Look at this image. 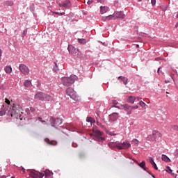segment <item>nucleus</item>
<instances>
[{
	"mask_svg": "<svg viewBox=\"0 0 178 178\" xmlns=\"http://www.w3.org/2000/svg\"><path fill=\"white\" fill-rule=\"evenodd\" d=\"M109 10V8L106 6H101L100 7V13L102 15H104V13H106Z\"/></svg>",
	"mask_w": 178,
	"mask_h": 178,
	"instance_id": "obj_15",
	"label": "nucleus"
},
{
	"mask_svg": "<svg viewBox=\"0 0 178 178\" xmlns=\"http://www.w3.org/2000/svg\"><path fill=\"white\" fill-rule=\"evenodd\" d=\"M60 6H63L64 8H70L72 6V3L70 0H65L62 4L59 3Z\"/></svg>",
	"mask_w": 178,
	"mask_h": 178,
	"instance_id": "obj_11",
	"label": "nucleus"
},
{
	"mask_svg": "<svg viewBox=\"0 0 178 178\" xmlns=\"http://www.w3.org/2000/svg\"><path fill=\"white\" fill-rule=\"evenodd\" d=\"M29 176L32 178H42L44 177V173L42 172L37 173L34 171H31Z\"/></svg>",
	"mask_w": 178,
	"mask_h": 178,
	"instance_id": "obj_9",
	"label": "nucleus"
},
{
	"mask_svg": "<svg viewBox=\"0 0 178 178\" xmlns=\"http://www.w3.org/2000/svg\"><path fill=\"white\" fill-rule=\"evenodd\" d=\"M133 109H138V106H131V111H133Z\"/></svg>",
	"mask_w": 178,
	"mask_h": 178,
	"instance_id": "obj_43",
	"label": "nucleus"
},
{
	"mask_svg": "<svg viewBox=\"0 0 178 178\" xmlns=\"http://www.w3.org/2000/svg\"><path fill=\"white\" fill-rule=\"evenodd\" d=\"M56 122V119H55L53 117H51V118H50V123H51L52 127H55Z\"/></svg>",
	"mask_w": 178,
	"mask_h": 178,
	"instance_id": "obj_27",
	"label": "nucleus"
},
{
	"mask_svg": "<svg viewBox=\"0 0 178 178\" xmlns=\"http://www.w3.org/2000/svg\"><path fill=\"white\" fill-rule=\"evenodd\" d=\"M139 2H141L143 0H138Z\"/></svg>",
	"mask_w": 178,
	"mask_h": 178,
	"instance_id": "obj_57",
	"label": "nucleus"
},
{
	"mask_svg": "<svg viewBox=\"0 0 178 178\" xmlns=\"http://www.w3.org/2000/svg\"><path fill=\"white\" fill-rule=\"evenodd\" d=\"M165 170L168 173H170L172 176H175V173L173 172V170H172L170 167L167 166Z\"/></svg>",
	"mask_w": 178,
	"mask_h": 178,
	"instance_id": "obj_28",
	"label": "nucleus"
},
{
	"mask_svg": "<svg viewBox=\"0 0 178 178\" xmlns=\"http://www.w3.org/2000/svg\"><path fill=\"white\" fill-rule=\"evenodd\" d=\"M0 178H6V176H5V175L0 176Z\"/></svg>",
	"mask_w": 178,
	"mask_h": 178,
	"instance_id": "obj_52",
	"label": "nucleus"
},
{
	"mask_svg": "<svg viewBox=\"0 0 178 178\" xmlns=\"http://www.w3.org/2000/svg\"><path fill=\"white\" fill-rule=\"evenodd\" d=\"M38 120H39V122H42V118L41 117H39L38 118Z\"/></svg>",
	"mask_w": 178,
	"mask_h": 178,
	"instance_id": "obj_49",
	"label": "nucleus"
},
{
	"mask_svg": "<svg viewBox=\"0 0 178 178\" xmlns=\"http://www.w3.org/2000/svg\"><path fill=\"white\" fill-rule=\"evenodd\" d=\"M109 118L111 120L115 122V120H118V118H119V114L117 113H113L111 115H109Z\"/></svg>",
	"mask_w": 178,
	"mask_h": 178,
	"instance_id": "obj_12",
	"label": "nucleus"
},
{
	"mask_svg": "<svg viewBox=\"0 0 178 178\" xmlns=\"http://www.w3.org/2000/svg\"><path fill=\"white\" fill-rule=\"evenodd\" d=\"M110 148H117L119 149V143L118 142H111L108 143Z\"/></svg>",
	"mask_w": 178,
	"mask_h": 178,
	"instance_id": "obj_13",
	"label": "nucleus"
},
{
	"mask_svg": "<svg viewBox=\"0 0 178 178\" xmlns=\"http://www.w3.org/2000/svg\"><path fill=\"white\" fill-rule=\"evenodd\" d=\"M2 56V50L0 49V58Z\"/></svg>",
	"mask_w": 178,
	"mask_h": 178,
	"instance_id": "obj_50",
	"label": "nucleus"
},
{
	"mask_svg": "<svg viewBox=\"0 0 178 178\" xmlns=\"http://www.w3.org/2000/svg\"><path fill=\"white\" fill-rule=\"evenodd\" d=\"M93 133L95 134L94 136V140H95V141L104 143L105 138L101 137V136H102V132H101V131L98 129H93Z\"/></svg>",
	"mask_w": 178,
	"mask_h": 178,
	"instance_id": "obj_6",
	"label": "nucleus"
},
{
	"mask_svg": "<svg viewBox=\"0 0 178 178\" xmlns=\"http://www.w3.org/2000/svg\"><path fill=\"white\" fill-rule=\"evenodd\" d=\"M147 141H155V137L154 136L153 134L152 135H149L147 137Z\"/></svg>",
	"mask_w": 178,
	"mask_h": 178,
	"instance_id": "obj_26",
	"label": "nucleus"
},
{
	"mask_svg": "<svg viewBox=\"0 0 178 178\" xmlns=\"http://www.w3.org/2000/svg\"><path fill=\"white\" fill-rule=\"evenodd\" d=\"M45 143H47L49 145H56V141L54 140H49V139L46 138L44 139Z\"/></svg>",
	"mask_w": 178,
	"mask_h": 178,
	"instance_id": "obj_19",
	"label": "nucleus"
},
{
	"mask_svg": "<svg viewBox=\"0 0 178 178\" xmlns=\"http://www.w3.org/2000/svg\"><path fill=\"white\" fill-rule=\"evenodd\" d=\"M138 166L140 168H142V169H144L145 170V161H143L142 163H138Z\"/></svg>",
	"mask_w": 178,
	"mask_h": 178,
	"instance_id": "obj_29",
	"label": "nucleus"
},
{
	"mask_svg": "<svg viewBox=\"0 0 178 178\" xmlns=\"http://www.w3.org/2000/svg\"><path fill=\"white\" fill-rule=\"evenodd\" d=\"M19 70L22 73V74H24V76H27L29 73H30V70L29 69V67H27L24 64H20L19 66Z\"/></svg>",
	"mask_w": 178,
	"mask_h": 178,
	"instance_id": "obj_7",
	"label": "nucleus"
},
{
	"mask_svg": "<svg viewBox=\"0 0 178 178\" xmlns=\"http://www.w3.org/2000/svg\"><path fill=\"white\" fill-rule=\"evenodd\" d=\"M113 106H114L115 108H116V106L118 105V102L115 101V100L113 101Z\"/></svg>",
	"mask_w": 178,
	"mask_h": 178,
	"instance_id": "obj_41",
	"label": "nucleus"
},
{
	"mask_svg": "<svg viewBox=\"0 0 178 178\" xmlns=\"http://www.w3.org/2000/svg\"><path fill=\"white\" fill-rule=\"evenodd\" d=\"M131 147V145L130 144V142L126 141L122 143H119L118 149H127Z\"/></svg>",
	"mask_w": 178,
	"mask_h": 178,
	"instance_id": "obj_8",
	"label": "nucleus"
},
{
	"mask_svg": "<svg viewBox=\"0 0 178 178\" xmlns=\"http://www.w3.org/2000/svg\"><path fill=\"white\" fill-rule=\"evenodd\" d=\"M24 86L25 87H30V86H31V81H29V80H26L24 81Z\"/></svg>",
	"mask_w": 178,
	"mask_h": 178,
	"instance_id": "obj_32",
	"label": "nucleus"
},
{
	"mask_svg": "<svg viewBox=\"0 0 178 178\" xmlns=\"http://www.w3.org/2000/svg\"><path fill=\"white\" fill-rule=\"evenodd\" d=\"M123 108H124L125 111H131V106H129V104H124L123 106Z\"/></svg>",
	"mask_w": 178,
	"mask_h": 178,
	"instance_id": "obj_30",
	"label": "nucleus"
},
{
	"mask_svg": "<svg viewBox=\"0 0 178 178\" xmlns=\"http://www.w3.org/2000/svg\"><path fill=\"white\" fill-rule=\"evenodd\" d=\"M118 80H122V81H123V83L126 86V84H127L128 81H129V79L124 77V76H119L118 77Z\"/></svg>",
	"mask_w": 178,
	"mask_h": 178,
	"instance_id": "obj_17",
	"label": "nucleus"
},
{
	"mask_svg": "<svg viewBox=\"0 0 178 178\" xmlns=\"http://www.w3.org/2000/svg\"><path fill=\"white\" fill-rule=\"evenodd\" d=\"M30 111L31 112H35V108H34L33 107H30Z\"/></svg>",
	"mask_w": 178,
	"mask_h": 178,
	"instance_id": "obj_44",
	"label": "nucleus"
},
{
	"mask_svg": "<svg viewBox=\"0 0 178 178\" xmlns=\"http://www.w3.org/2000/svg\"><path fill=\"white\" fill-rule=\"evenodd\" d=\"M137 48H138V44L136 45Z\"/></svg>",
	"mask_w": 178,
	"mask_h": 178,
	"instance_id": "obj_60",
	"label": "nucleus"
},
{
	"mask_svg": "<svg viewBox=\"0 0 178 178\" xmlns=\"http://www.w3.org/2000/svg\"><path fill=\"white\" fill-rule=\"evenodd\" d=\"M26 34H27V29H25V30L24 31V33H23L22 37H24V35H26Z\"/></svg>",
	"mask_w": 178,
	"mask_h": 178,
	"instance_id": "obj_46",
	"label": "nucleus"
},
{
	"mask_svg": "<svg viewBox=\"0 0 178 178\" xmlns=\"http://www.w3.org/2000/svg\"><path fill=\"white\" fill-rule=\"evenodd\" d=\"M67 49L70 55H73L74 56H76V55H77L78 58H81V53L79 51V50L76 49V47H73V45L70 44L67 47Z\"/></svg>",
	"mask_w": 178,
	"mask_h": 178,
	"instance_id": "obj_5",
	"label": "nucleus"
},
{
	"mask_svg": "<svg viewBox=\"0 0 178 178\" xmlns=\"http://www.w3.org/2000/svg\"><path fill=\"white\" fill-rule=\"evenodd\" d=\"M98 2H100L101 3H102V2H104V1H102V0H98Z\"/></svg>",
	"mask_w": 178,
	"mask_h": 178,
	"instance_id": "obj_53",
	"label": "nucleus"
},
{
	"mask_svg": "<svg viewBox=\"0 0 178 178\" xmlns=\"http://www.w3.org/2000/svg\"><path fill=\"white\" fill-rule=\"evenodd\" d=\"M77 80V76L76 75H71L69 77L64 76L61 79V81L65 87H70L74 82Z\"/></svg>",
	"mask_w": 178,
	"mask_h": 178,
	"instance_id": "obj_2",
	"label": "nucleus"
},
{
	"mask_svg": "<svg viewBox=\"0 0 178 178\" xmlns=\"http://www.w3.org/2000/svg\"><path fill=\"white\" fill-rule=\"evenodd\" d=\"M28 111H30V109L27 108V109H26V112H27Z\"/></svg>",
	"mask_w": 178,
	"mask_h": 178,
	"instance_id": "obj_58",
	"label": "nucleus"
},
{
	"mask_svg": "<svg viewBox=\"0 0 178 178\" xmlns=\"http://www.w3.org/2000/svg\"><path fill=\"white\" fill-rule=\"evenodd\" d=\"M161 70V67L158 69L157 73H159V71Z\"/></svg>",
	"mask_w": 178,
	"mask_h": 178,
	"instance_id": "obj_54",
	"label": "nucleus"
},
{
	"mask_svg": "<svg viewBox=\"0 0 178 178\" xmlns=\"http://www.w3.org/2000/svg\"><path fill=\"white\" fill-rule=\"evenodd\" d=\"M133 110H128L127 112V115H131V112Z\"/></svg>",
	"mask_w": 178,
	"mask_h": 178,
	"instance_id": "obj_47",
	"label": "nucleus"
},
{
	"mask_svg": "<svg viewBox=\"0 0 178 178\" xmlns=\"http://www.w3.org/2000/svg\"><path fill=\"white\" fill-rule=\"evenodd\" d=\"M150 163L152 165L153 168H154L155 170H158V167L156 166V163H155V161H154V159H150Z\"/></svg>",
	"mask_w": 178,
	"mask_h": 178,
	"instance_id": "obj_23",
	"label": "nucleus"
},
{
	"mask_svg": "<svg viewBox=\"0 0 178 178\" xmlns=\"http://www.w3.org/2000/svg\"><path fill=\"white\" fill-rule=\"evenodd\" d=\"M42 123H45V120H42L41 121Z\"/></svg>",
	"mask_w": 178,
	"mask_h": 178,
	"instance_id": "obj_55",
	"label": "nucleus"
},
{
	"mask_svg": "<svg viewBox=\"0 0 178 178\" xmlns=\"http://www.w3.org/2000/svg\"><path fill=\"white\" fill-rule=\"evenodd\" d=\"M139 105L142 107H144V106H145V103H144V102H143V101H140Z\"/></svg>",
	"mask_w": 178,
	"mask_h": 178,
	"instance_id": "obj_37",
	"label": "nucleus"
},
{
	"mask_svg": "<svg viewBox=\"0 0 178 178\" xmlns=\"http://www.w3.org/2000/svg\"><path fill=\"white\" fill-rule=\"evenodd\" d=\"M152 177H154V178L155 177H154V176H152Z\"/></svg>",
	"mask_w": 178,
	"mask_h": 178,
	"instance_id": "obj_61",
	"label": "nucleus"
},
{
	"mask_svg": "<svg viewBox=\"0 0 178 178\" xmlns=\"http://www.w3.org/2000/svg\"><path fill=\"white\" fill-rule=\"evenodd\" d=\"M92 0H88V5H91V3H92Z\"/></svg>",
	"mask_w": 178,
	"mask_h": 178,
	"instance_id": "obj_48",
	"label": "nucleus"
},
{
	"mask_svg": "<svg viewBox=\"0 0 178 178\" xmlns=\"http://www.w3.org/2000/svg\"><path fill=\"white\" fill-rule=\"evenodd\" d=\"M152 134L154 137V139H156V138H159V137H161L162 136V134L159 131H154L152 132Z\"/></svg>",
	"mask_w": 178,
	"mask_h": 178,
	"instance_id": "obj_16",
	"label": "nucleus"
},
{
	"mask_svg": "<svg viewBox=\"0 0 178 178\" xmlns=\"http://www.w3.org/2000/svg\"><path fill=\"white\" fill-rule=\"evenodd\" d=\"M66 94L70 97L72 99H74V101H77V99H79V95H77V92L74 91V90H73L72 88H68L66 90Z\"/></svg>",
	"mask_w": 178,
	"mask_h": 178,
	"instance_id": "obj_4",
	"label": "nucleus"
},
{
	"mask_svg": "<svg viewBox=\"0 0 178 178\" xmlns=\"http://www.w3.org/2000/svg\"><path fill=\"white\" fill-rule=\"evenodd\" d=\"M53 13H55V15H60V16H63V15H65V13H58V12H53Z\"/></svg>",
	"mask_w": 178,
	"mask_h": 178,
	"instance_id": "obj_39",
	"label": "nucleus"
},
{
	"mask_svg": "<svg viewBox=\"0 0 178 178\" xmlns=\"http://www.w3.org/2000/svg\"><path fill=\"white\" fill-rule=\"evenodd\" d=\"M171 77H172V79H173V74H171Z\"/></svg>",
	"mask_w": 178,
	"mask_h": 178,
	"instance_id": "obj_56",
	"label": "nucleus"
},
{
	"mask_svg": "<svg viewBox=\"0 0 178 178\" xmlns=\"http://www.w3.org/2000/svg\"><path fill=\"white\" fill-rule=\"evenodd\" d=\"M136 99H137V101H140V99H141V97H136Z\"/></svg>",
	"mask_w": 178,
	"mask_h": 178,
	"instance_id": "obj_51",
	"label": "nucleus"
},
{
	"mask_svg": "<svg viewBox=\"0 0 178 178\" xmlns=\"http://www.w3.org/2000/svg\"><path fill=\"white\" fill-rule=\"evenodd\" d=\"M90 136H92V134H90Z\"/></svg>",
	"mask_w": 178,
	"mask_h": 178,
	"instance_id": "obj_62",
	"label": "nucleus"
},
{
	"mask_svg": "<svg viewBox=\"0 0 178 178\" xmlns=\"http://www.w3.org/2000/svg\"><path fill=\"white\" fill-rule=\"evenodd\" d=\"M5 72L8 74H10V73H12V67L11 66H6L5 67Z\"/></svg>",
	"mask_w": 178,
	"mask_h": 178,
	"instance_id": "obj_24",
	"label": "nucleus"
},
{
	"mask_svg": "<svg viewBox=\"0 0 178 178\" xmlns=\"http://www.w3.org/2000/svg\"><path fill=\"white\" fill-rule=\"evenodd\" d=\"M132 143L135 145H138V140L134 138L132 140Z\"/></svg>",
	"mask_w": 178,
	"mask_h": 178,
	"instance_id": "obj_36",
	"label": "nucleus"
},
{
	"mask_svg": "<svg viewBox=\"0 0 178 178\" xmlns=\"http://www.w3.org/2000/svg\"><path fill=\"white\" fill-rule=\"evenodd\" d=\"M55 63V66L54 67V72H58L59 71V68L58 67V64L56 63Z\"/></svg>",
	"mask_w": 178,
	"mask_h": 178,
	"instance_id": "obj_35",
	"label": "nucleus"
},
{
	"mask_svg": "<svg viewBox=\"0 0 178 178\" xmlns=\"http://www.w3.org/2000/svg\"><path fill=\"white\" fill-rule=\"evenodd\" d=\"M78 42H79V44H86L87 42V41L86 40V39H78Z\"/></svg>",
	"mask_w": 178,
	"mask_h": 178,
	"instance_id": "obj_34",
	"label": "nucleus"
},
{
	"mask_svg": "<svg viewBox=\"0 0 178 178\" xmlns=\"http://www.w3.org/2000/svg\"><path fill=\"white\" fill-rule=\"evenodd\" d=\"M160 8L163 10V12H166V10H168V5L165 4V3H162L160 5Z\"/></svg>",
	"mask_w": 178,
	"mask_h": 178,
	"instance_id": "obj_18",
	"label": "nucleus"
},
{
	"mask_svg": "<svg viewBox=\"0 0 178 178\" xmlns=\"http://www.w3.org/2000/svg\"><path fill=\"white\" fill-rule=\"evenodd\" d=\"M4 6H13V1H6L3 3Z\"/></svg>",
	"mask_w": 178,
	"mask_h": 178,
	"instance_id": "obj_25",
	"label": "nucleus"
},
{
	"mask_svg": "<svg viewBox=\"0 0 178 178\" xmlns=\"http://www.w3.org/2000/svg\"><path fill=\"white\" fill-rule=\"evenodd\" d=\"M22 111V106L19 104H13L12 106H3L0 109V116L7 115L13 119H19V113Z\"/></svg>",
	"mask_w": 178,
	"mask_h": 178,
	"instance_id": "obj_1",
	"label": "nucleus"
},
{
	"mask_svg": "<svg viewBox=\"0 0 178 178\" xmlns=\"http://www.w3.org/2000/svg\"><path fill=\"white\" fill-rule=\"evenodd\" d=\"M115 20L114 14L106 17V20Z\"/></svg>",
	"mask_w": 178,
	"mask_h": 178,
	"instance_id": "obj_31",
	"label": "nucleus"
},
{
	"mask_svg": "<svg viewBox=\"0 0 178 178\" xmlns=\"http://www.w3.org/2000/svg\"><path fill=\"white\" fill-rule=\"evenodd\" d=\"M128 102L129 104H134V102L136 101V97L129 96L127 99Z\"/></svg>",
	"mask_w": 178,
	"mask_h": 178,
	"instance_id": "obj_20",
	"label": "nucleus"
},
{
	"mask_svg": "<svg viewBox=\"0 0 178 178\" xmlns=\"http://www.w3.org/2000/svg\"><path fill=\"white\" fill-rule=\"evenodd\" d=\"M60 124H62V120L58 118L56 120L55 126H60Z\"/></svg>",
	"mask_w": 178,
	"mask_h": 178,
	"instance_id": "obj_33",
	"label": "nucleus"
},
{
	"mask_svg": "<svg viewBox=\"0 0 178 178\" xmlns=\"http://www.w3.org/2000/svg\"><path fill=\"white\" fill-rule=\"evenodd\" d=\"M34 98L35 99H37V101H52V97H51V95L45 94L42 92H36Z\"/></svg>",
	"mask_w": 178,
	"mask_h": 178,
	"instance_id": "obj_3",
	"label": "nucleus"
},
{
	"mask_svg": "<svg viewBox=\"0 0 178 178\" xmlns=\"http://www.w3.org/2000/svg\"><path fill=\"white\" fill-rule=\"evenodd\" d=\"M174 155L176 158H178V149L175 151Z\"/></svg>",
	"mask_w": 178,
	"mask_h": 178,
	"instance_id": "obj_40",
	"label": "nucleus"
},
{
	"mask_svg": "<svg viewBox=\"0 0 178 178\" xmlns=\"http://www.w3.org/2000/svg\"><path fill=\"white\" fill-rule=\"evenodd\" d=\"M53 175H54V173L52 172V171H51L49 170H46L44 171V176H45L46 178H52Z\"/></svg>",
	"mask_w": 178,
	"mask_h": 178,
	"instance_id": "obj_14",
	"label": "nucleus"
},
{
	"mask_svg": "<svg viewBox=\"0 0 178 178\" xmlns=\"http://www.w3.org/2000/svg\"><path fill=\"white\" fill-rule=\"evenodd\" d=\"M86 122H88L89 123H90V126H92V123H95V120H94V118L91 117H88L86 118Z\"/></svg>",
	"mask_w": 178,
	"mask_h": 178,
	"instance_id": "obj_22",
	"label": "nucleus"
},
{
	"mask_svg": "<svg viewBox=\"0 0 178 178\" xmlns=\"http://www.w3.org/2000/svg\"><path fill=\"white\" fill-rule=\"evenodd\" d=\"M161 159L164 162H170V159H169V157H168V156H166L165 154H162Z\"/></svg>",
	"mask_w": 178,
	"mask_h": 178,
	"instance_id": "obj_21",
	"label": "nucleus"
},
{
	"mask_svg": "<svg viewBox=\"0 0 178 178\" xmlns=\"http://www.w3.org/2000/svg\"><path fill=\"white\" fill-rule=\"evenodd\" d=\"M19 170H22L23 173H26V169H24V168L23 167H22L21 169H19Z\"/></svg>",
	"mask_w": 178,
	"mask_h": 178,
	"instance_id": "obj_45",
	"label": "nucleus"
},
{
	"mask_svg": "<svg viewBox=\"0 0 178 178\" xmlns=\"http://www.w3.org/2000/svg\"><path fill=\"white\" fill-rule=\"evenodd\" d=\"M114 15V20L115 19H124V15L122 11H116L113 13Z\"/></svg>",
	"mask_w": 178,
	"mask_h": 178,
	"instance_id": "obj_10",
	"label": "nucleus"
},
{
	"mask_svg": "<svg viewBox=\"0 0 178 178\" xmlns=\"http://www.w3.org/2000/svg\"><path fill=\"white\" fill-rule=\"evenodd\" d=\"M57 3H58V5H59V3H59V1H57Z\"/></svg>",
	"mask_w": 178,
	"mask_h": 178,
	"instance_id": "obj_59",
	"label": "nucleus"
},
{
	"mask_svg": "<svg viewBox=\"0 0 178 178\" xmlns=\"http://www.w3.org/2000/svg\"><path fill=\"white\" fill-rule=\"evenodd\" d=\"M5 102H6V104H7L8 105H10V101H9V99H6Z\"/></svg>",
	"mask_w": 178,
	"mask_h": 178,
	"instance_id": "obj_42",
	"label": "nucleus"
},
{
	"mask_svg": "<svg viewBox=\"0 0 178 178\" xmlns=\"http://www.w3.org/2000/svg\"><path fill=\"white\" fill-rule=\"evenodd\" d=\"M151 3L152 6H155V4L156 3V0H152Z\"/></svg>",
	"mask_w": 178,
	"mask_h": 178,
	"instance_id": "obj_38",
	"label": "nucleus"
}]
</instances>
